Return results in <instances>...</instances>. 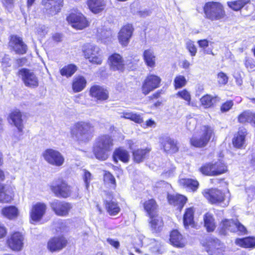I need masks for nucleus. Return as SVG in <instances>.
Masks as SVG:
<instances>
[{
  "mask_svg": "<svg viewBox=\"0 0 255 255\" xmlns=\"http://www.w3.org/2000/svg\"><path fill=\"white\" fill-rule=\"evenodd\" d=\"M113 146L114 140L111 136L108 134L99 136L96 139L94 144V154L98 160H106L110 156Z\"/></svg>",
  "mask_w": 255,
  "mask_h": 255,
  "instance_id": "obj_1",
  "label": "nucleus"
},
{
  "mask_svg": "<svg viewBox=\"0 0 255 255\" xmlns=\"http://www.w3.org/2000/svg\"><path fill=\"white\" fill-rule=\"evenodd\" d=\"M94 132V126L87 122H77L71 128L72 137L79 142L89 141L93 137Z\"/></svg>",
  "mask_w": 255,
  "mask_h": 255,
  "instance_id": "obj_2",
  "label": "nucleus"
},
{
  "mask_svg": "<svg viewBox=\"0 0 255 255\" xmlns=\"http://www.w3.org/2000/svg\"><path fill=\"white\" fill-rule=\"evenodd\" d=\"M205 17L212 21L221 20L226 16L223 5L219 2H208L203 7Z\"/></svg>",
  "mask_w": 255,
  "mask_h": 255,
  "instance_id": "obj_3",
  "label": "nucleus"
},
{
  "mask_svg": "<svg viewBox=\"0 0 255 255\" xmlns=\"http://www.w3.org/2000/svg\"><path fill=\"white\" fill-rule=\"evenodd\" d=\"M214 136L213 128L210 126H203L201 127L197 134L193 135L190 139V142L195 147H202L206 146Z\"/></svg>",
  "mask_w": 255,
  "mask_h": 255,
  "instance_id": "obj_4",
  "label": "nucleus"
},
{
  "mask_svg": "<svg viewBox=\"0 0 255 255\" xmlns=\"http://www.w3.org/2000/svg\"><path fill=\"white\" fill-rule=\"evenodd\" d=\"M200 172L206 175L217 176L227 171V166L221 160L203 165L200 168Z\"/></svg>",
  "mask_w": 255,
  "mask_h": 255,
  "instance_id": "obj_5",
  "label": "nucleus"
},
{
  "mask_svg": "<svg viewBox=\"0 0 255 255\" xmlns=\"http://www.w3.org/2000/svg\"><path fill=\"white\" fill-rule=\"evenodd\" d=\"M83 52L86 58L94 64H101L103 58L100 48L95 45L87 43L83 47Z\"/></svg>",
  "mask_w": 255,
  "mask_h": 255,
  "instance_id": "obj_6",
  "label": "nucleus"
},
{
  "mask_svg": "<svg viewBox=\"0 0 255 255\" xmlns=\"http://www.w3.org/2000/svg\"><path fill=\"white\" fill-rule=\"evenodd\" d=\"M206 252L210 255H222L224 246L216 238L208 237L202 243Z\"/></svg>",
  "mask_w": 255,
  "mask_h": 255,
  "instance_id": "obj_7",
  "label": "nucleus"
},
{
  "mask_svg": "<svg viewBox=\"0 0 255 255\" xmlns=\"http://www.w3.org/2000/svg\"><path fill=\"white\" fill-rule=\"evenodd\" d=\"M67 21L77 29H83L89 26V22L84 15L77 9L73 10L67 17Z\"/></svg>",
  "mask_w": 255,
  "mask_h": 255,
  "instance_id": "obj_8",
  "label": "nucleus"
},
{
  "mask_svg": "<svg viewBox=\"0 0 255 255\" xmlns=\"http://www.w3.org/2000/svg\"><path fill=\"white\" fill-rule=\"evenodd\" d=\"M42 155L46 162L55 166H62L65 161L63 155L58 150L53 149H47L43 152Z\"/></svg>",
  "mask_w": 255,
  "mask_h": 255,
  "instance_id": "obj_9",
  "label": "nucleus"
},
{
  "mask_svg": "<svg viewBox=\"0 0 255 255\" xmlns=\"http://www.w3.org/2000/svg\"><path fill=\"white\" fill-rule=\"evenodd\" d=\"M161 78L154 74H148L143 82L141 89L142 93L147 95L160 86Z\"/></svg>",
  "mask_w": 255,
  "mask_h": 255,
  "instance_id": "obj_10",
  "label": "nucleus"
},
{
  "mask_svg": "<svg viewBox=\"0 0 255 255\" xmlns=\"http://www.w3.org/2000/svg\"><path fill=\"white\" fill-rule=\"evenodd\" d=\"M18 75L26 86L35 88L38 86V78L32 70L22 68L18 71Z\"/></svg>",
  "mask_w": 255,
  "mask_h": 255,
  "instance_id": "obj_11",
  "label": "nucleus"
},
{
  "mask_svg": "<svg viewBox=\"0 0 255 255\" xmlns=\"http://www.w3.org/2000/svg\"><path fill=\"white\" fill-rule=\"evenodd\" d=\"M24 235L21 232H15L8 237L7 244L8 247L14 251H21L24 246Z\"/></svg>",
  "mask_w": 255,
  "mask_h": 255,
  "instance_id": "obj_12",
  "label": "nucleus"
},
{
  "mask_svg": "<svg viewBox=\"0 0 255 255\" xmlns=\"http://www.w3.org/2000/svg\"><path fill=\"white\" fill-rule=\"evenodd\" d=\"M202 194L212 204H221L226 200L224 193L216 188L205 189Z\"/></svg>",
  "mask_w": 255,
  "mask_h": 255,
  "instance_id": "obj_13",
  "label": "nucleus"
},
{
  "mask_svg": "<svg viewBox=\"0 0 255 255\" xmlns=\"http://www.w3.org/2000/svg\"><path fill=\"white\" fill-rule=\"evenodd\" d=\"M46 209V205L44 203L37 202L33 204L29 211L31 221L36 223L39 222L45 215Z\"/></svg>",
  "mask_w": 255,
  "mask_h": 255,
  "instance_id": "obj_14",
  "label": "nucleus"
},
{
  "mask_svg": "<svg viewBox=\"0 0 255 255\" xmlns=\"http://www.w3.org/2000/svg\"><path fill=\"white\" fill-rule=\"evenodd\" d=\"M52 210L59 216H66L68 215L70 210L72 208L70 203L58 200H54L50 204Z\"/></svg>",
  "mask_w": 255,
  "mask_h": 255,
  "instance_id": "obj_15",
  "label": "nucleus"
},
{
  "mask_svg": "<svg viewBox=\"0 0 255 255\" xmlns=\"http://www.w3.org/2000/svg\"><path fill=\"white\" fill-rule=\"evenodd\" d=\"M45 12L50 15L58 13L63 6V0H42Z\"/></svg>",
  "mask_w": 255,
  "mask_h": 255,
  "instance_id": "obj_16",
  "label": "nucleus"
},
{
  "mask_svg": "<svg viewBox=\"0 0 255 255\" xmlns=\"http://www.w3.org/2000/svg\"><path fill=\"white\" fill-rule=\"evenodd\" d=\"M9 122L17 128L18 132L17 139H19L23 134L24 127L21 113L18 111H14L11 112L9 116Z\"/></svg>",
  "mask_w": 255,
  "mask_h": 255,
  "instance_id": "obj_17",
  "label": "nucleus"
},
{
  "mask_svg": "<svg viewBox=\"0 0 255 255\" xmlns=\"http://www.w3.org/2000/svg\"><path fill=\"white\" fill-rule=\"evenodd\" d=\"M133 28L131 24L124 26L118 34V39L120 43L123 46H127L132 36Z\"/></svg>",
  "mask_w": 255,
  "mask_h": 255,
  "instance_id": "obj_18",
  "label": "nucleus"
},
{
  "mask_svg": "<svg viewBox=\"0 0 255 255\" xmlns=\"http://www.w3.org/2000/svg\"><path fill=\"white\" fill-rule=\"evenodd\" d=\"M52 190L57 197L63 198L69 196L71 193V187L63 181H61L56 185L52 186Z\"/></svg>",
  "mask_w": 255,
  "mask_h": 255,
  "instance_id": "obj_19",
  "label": "nucleus"
},
{
  "mask_svg": "<svg viewBox=\"0 0 255 255\" xmlns=\"http://www.w3.org/2000/svg\"><path fill=\"white\" fill-rule=\"evenodd\" d=\"M66 244L67 241L63 237H56L49 240L47 247L51 252H56L62 250Z\"/></svg>",
  "mask_w": 255,
  "mask_h": 255,
  "instance_id": "obj_20",
  "label": "nucleus"
},
{
  "mask_svg": "<svg viewBox=\"0 0 255 255\" xmlns=\"http://www.w3.org/2000/svg\"><path fill=\"white\" fill-rule=\"evenodd\" d=\"M90 95L92 97L99 101L106 100L109 97V93L107 89L97 85L91 87Z\"/></svg>",
  "mask_w": 255,
  "mask_h": 255,
  "instance_id": "obj_21",
  "label": "nucleus"
},
{
  "mask_svg": "<svg viewBox=\"0 0 255 255\" xmlns=\"http://www.w3.org/2000/svg\"><path fill=\"white\" fill-rule=\"evenodd\" d=\"M9 46L18 54H24L27 50L26 45L23 42L22 39L16 35L11 36Z\"/></svg>",
  "mask_w": 255,
  "mask_h": 255,
  "instance_id": "obj_22",
  "label": "nucleus"
},
{
  "mask_svg": "<svg viewBox=\"0 0 255 255\" xmlns=\"http://www.w3.org/2000/svg\"><path fill=\"white\" fill-rule=\"evenodd\" d=\"M110 68L112 70L123 71L124 69V60L122 56L117 53L112 54L109 58Z\"/></svg>",
  "mask_w": 255,
  "mask_h": 255,
  "instance_id": "obj_23",
  "label": "nucleus"
},
{
  "mask_svg": "<svg viewBox=\"0 0 255 255\" xmlns=\"http://www.w3.org/2000/svg\"><path fill=\"white\" fill-rule=\"evenodd\" d=\"M236 221L233 219L223 220L220 225V233L221 235L226 236L228 234L229 232H236V228H237Z\"/></svg>",
  "mask_w": 255,
  "mask_h": 255,
  "instance_id": "obj_24",
  "label": "nucleus"
},
{
  "mask_svg": "<svg viewBox=\"0 0 255 255\" xmlns=\"http://www.w3.org/2000/svg\"><path fill=\"white\" fill-rule=\"evenodd\" d=\"M170 242L173 246L177 248H183L186 244L185 239L177 230H173L171 232Z\"/></svg>",
  "mask_w": 255,
  "mask_h": 255,
  "instance_id": "obj_25",
  "label": "nucleus"
},
{
  "mask_svg": "<svg viewBox=\"0 0 255 255\" xmlns=\"http://www.w3.org/2000/svg\"><path fill=\"white\" fill-rule=\"evenodd\" d=\"M87 4L90 10L94 13L103 11L106 5L104 0H88Z\"/></svg>",
  "mask_w": 255,
  "mask_h": 255,
  "instance_id": "obj_26",
  "label": "nucleus"
},
{
  "mask_svg": "<svg viewBox=\"0 0 255 255\" xmlns=\"http://www.w3.org/2000/svg\"><path fill=\"white\" fill-rule=\"evenodd\" d=\"M161 145L162 147L166 152L173 153L178 150L176 142L169 137L162 138Z\"/></svg>",
  "mask_w": 255,
  "mask_h": 255,
  "instance_id": "obj_27",
  "label": "nucleus"
},
{
  "mask_svg": "<svg viewBox=\"0 0 255 255\" xmlns=\"http://www.w3.org/2000/svg\"><path fill=\"white\" fill-rule=\"evenodd\" d=\"M169 203L181 210L187 201V198L181 195H168L167 196Z\"/></svg>",
  "mask_w": 255,
  "mask_h": 255,
  "instance_id": "obj_28",
  "label": "nucleus"
},
{
  "mask_svg": "<svg viewBox=\"0 0 255 255\" xmlns=\"http://www.w3.org/2000/svg\"><path fill=\"white\" fill-rule=\"evenodd\" d=\"M13 188L9 185H0V202H8L11 199Z\"/></svg>",
  "mask_w": 255,
  "mask_h": 255,
  "instance_id": "obj_29",
  "label": "nucleus"
},
{
  "mask_svg": "<svg viewBox=\"0 0 255 255\" xmlns=\"http://www.w3.org/2000/svg\"><path fill=\"white\" fill-rule=\"evenodd\" d=\"M143 58L148 67L153 68L155 66L156 57L153 50L151 49L145 50L143 53Z\"/></svg>",
  "mask_w": 255,
  "mask_h": 255,
  "instance_id": "obj_30",
  "label": "nucleus"
},
{
  "mask_svg": "<svg viewBox=\"0 0 255 255\" xmlns=\"http://www.w3.org/2000/svg\"><path fill=\"white\" fill-rule=\"evenodd\" d=\"M151 150L149 147H146L144 149H137L132 152L133 160L137 163L142 162L147 156Z\"/></svg>",
  "mask_w": 255,
  "mask_h": 255,
  "instance_id": "obj_31",
  "label": "nucleus"
},
{
  "mask_svg": "<svg viewBox=\"0 0 255 255\" xmlns=\"http://www.w3.org/2000/svg\"><path fill=\"white\" fill-rule=\"evenodd\" d=\"M246 134L247 130L246 129H240L238 133L233 139V143L234 146L237 148L243 147L245 143V137Z\"/></svg>",
  "mask_w": 255,
  "mask_h": 255,
  "instance_id": "obj_32",
  "label": "nucleus"
},
{
  "mask_svg": "<svg viewBox=\"0 0 255 255\" xmlns=\"http://www.w3.org/2000/svg\"><path fill=\"white\" fill-rule=\"evenodd\" d=\"M113 156L115 163H117L119 160L124 162H127L129 157L128 152L122 148L116 149L114 152Z\"/></svg>",
  "mask_w": 255,
  "mask_h": 255,
  "instance_id": "obj_33",
  "label": "nucleus"
},
{
  "mask_svg": "<svg viewBox=\"0 0 255 255\" xmlns=\"http://www.w3.org/2000/svg\"><path fill=\"white\" fill-rule=\"evenodd\" d=\"M86 83L87 81L84 77L76 76L73 80L72 89L74 92H81L85 88Z\"/></svg>",
  "mask_w": 255,
  "mask_h": 255,
  "instance_id": "obj_34",
  "label": "nucleus"
},
{
  "mask_svg": "<svg viewBox=\"0 0 255 255\" xmlns=\"http://www.w3.org/2000/svg\"><path fill=\"white\" fill-rule=\"evenodd\" d=\"M143 207L149 217H152L156 214L157 205L154 199H151L146 201L143 204Z\"/></svg>",
  "mask_w": 255,
  "mask_h": 255,
  "instance_id": "obj_35",
  "label": "nucleus"
},
{
  "mask_svg": "<svg viewBox=\"0 0 255 255\" xmlns=\"http://www.w3.org/2000/svg\"><path fill=\"white\" fill-rule=\"evenodd\" d=\"M180 185L188 190L195 191L198 187L199 183L197 181L191 179H181L179 180Z\"/></svg>",
  "mask_w": 255,
  "mask_h": 255,
  "instance_id": "obj_36",
  "label": "nucleus"
},
{
  "mask_svg": "<svg viewBox=\"0 0 255 255\" xmlns=\"http://www.w3.org/2000/svg\"><path fill=\"white\" fill-rule=\"evenodd\" d=\"M18 213V209L13 206L6 207L1 210V214L3 216L9 219L17 218Z\"/></svg>",
  "mask_w": 255,
  "mask_h": 255,
  "instance_id": "obj_37",
  "label": "nucleus"
},
{
  "mask_svg": "<svg viewBox=\"0 0 255 255\" xmlns=\"http://www.w3.org/2000/svg\"><path fill=\"white\" fill-rule=\"evenodd\" d=\"M204 226L208 232H213L216 228L215 219L212 214L206 213L204 216Z\"/></svg>",
  "mask_w": 255,
  "mask_h": 255,
  "instance_id": "obj_38",
  "label": "nucleus"
},
{
  "mask_svg": "<svg viewBox=\"0 0 255 255\" xmlns=\"http://www.w3.org/2000/svg\"><path fill=\"white\" fill-rule=\"evenodd\" d=\"M238 121L241 123L247 122L255 125V113L249 111H245L239 116Z\"/></svg>",
  "mask_w": 255,
  "mask_h": 255,
  "instance_id": "obj_39",
  "label": "nucleus"
},
{
  "mask_svg": "<svg viewBox=\"0 0 255 255\" xmlns=\"http://www.w3.org/2000/svg\"><path fill=\"white\" fill-rule=\"evenodd\" d=\"M105 207L107 212L111 216L117 215L121 211V208L118 203L114 201H106Z\"/></svg>",
  "mask_w": 255,
  "mask_h": 255,
  "instance_id": "obj_40",
  "label": "nucleus"
},
{
  "mask_svg": "<svg viewBox=\"0 0 255 255\" xmlns=\"http://www.w3.org/2000/svg\"><path fill=\"white\" fill-rule=\"evenodd\" d=\"M121 118L129 119L136 123L140 124L143 120L141 115L132 112H124L120 113Z\"/></svg>",
  "mask_w": 255,
  "mask_h": 255,
  "instance_id": "obj_41",
  "label": "nucleus"
},
{
  "mask_svg": "<svg viewBox=\"0 0 255 255\" xmlns=\"http://www.w3.org/2000/svg\"><path fill=\"white\" fill-rule=\"evenodd\" d=\"M235 243L237 245L243 248H254L255 247V238L237 239Z\"/></svg>",
  "mask_w": 255,
  "mask_h": 255,
  "instance_id": "obj_42",
  "label": "nucleus"
},
{
  "mask_svg": "<svg viewBox=\"0 0 255 255\" xmlns=\"http://www.w3.org/2000/svg\"><path fill=\"white\" fill-rule=\"evenodd\" d=\"M194 210L192 208L187 209L183 217V223L185 228L193 224Z\"/></svg>",
  "mask_w": 255,
  "mask_h": 255,
  "instance_id": "obj_43",
  "label": "nucleus"
},
{
  "mask_svg": "<svg viewBox=\"0 0 255 255\" xmlns=\"http://www.w3.org/2000/svg\"><path fill=\"white\" fill-rule=\"evenodd\" d=\"M150 219V225L152 230L155 231L160 230L163 226V221L161 217L158 215H154L152 217H149Z\"/></svg>",
  "mask_w": 255,
  "mask_h": 255,
  "instance_id": "obj_44",
  "label": "nucleus"
},
{
  "mask_svg": "<svg viewBox=\"0 0 255 255\" xmlns=\"http://www.w3.org/2000/svg\"><path fill=\"white\" fill-rule=\"evenodd\" d=\"M97 36L103 42L107 43L111 40L112 32L110 30L99 29Z\"/></svg>",
  "mask_w": 255,
  "mask_h": 255,
  "instance_id": "obj_45",
  "label": "nucleus"
},
{
  "mask_svg": "<svg viewBox=\"0 0 255 255\" xmlns=\"http://www.w3.org/2000/svg\"><path fill=\"white\" fill-rule=\"evenodd\" d=\"M77 70V67L73 64H69L64 66L60 70V74L63 76L70 77L73 75Z\"/></svg>",
  "mask_w": 255,
  "mask_h": 255,
  "instance_id": "obj_46",
  "label": "nucleus"
},
{
  "mask_svg": "<svg viewBox=\"0 0 255 255\" xmlns=\"http://www.w3.org/2000/svg\"><path fill=\"white\" fill-rule=\"evenodd\" d=\"M202 105L205 108H208L212 107L217 101V97H213L210 95H207L203 96L201 99Z\"/></svg>",
  "mask_w": 255,
  "mask_h": 255,
  "instance_id": "obj_47",
  "label": "nucleus"
},
{
  "mask_svg": "<svg viewBox=\"0 0 255 255\" xmlns=\"http://www.w3.org/2000/svg\"><path fill=\"white\" fill-rule=\"evenodd\" d=\"M246 2L245 0H238L233 1H228V5L229 7L235 11L240 10L246 4Z\"/></svg>",
  "mask_w": 255,
  "mask_h": 255,
  "instance_id": "obj_48",
  "label": "nucleus"
},
{
  "mask_svg": "<svg viewBox=\"0 0 255 255\" xmlns=\"http://www.w3.org/2000/svg\"><path fill=\"white\" fill-rule=\"evenodd\" d=\"M187 83L185 77L183 75L176 76L174 80V87L175 89L181 88L184 87Z\"/></svg>",
  "mask_w": 255,
  "mask_h": 255,
  "instance_id": "obj_49",
  "label": "nucleus"
},
{
  "mask_svg": "<svg viewBox=\"0 0 255 255\" xmlns=\"http://www.w3.org/2000/svg\"><path fill=\"white\" fill-rule=\"evenodd\" d=\"M176 95L177 97L180 98L186 101L187 104L188 105H190V102H191V95H190V93L186 89H184L183 90L179 91L176 94Z\"/></svg>",
  "mask_w": 255,
  "mask_h": 255,
  "instance_id": "obj_50",
  "label": "nucleus"
},
{
  "mask_svg": "<svg viewBox=\"0 0 255 255\" xmlns=\"http://www.w3.org/2000/svg\"><path fill=\"white\" fill-rule=\"evenodd\" d=\"M104 181L106 184H111L112 188H115V178L109 172L106 171L105 172L104 175Z\"/></svg>",
  "mask_w": 255,
  "mask_h": 255,
  "instance_id": "obj_51",
  "label": "nucleus"
},
{
  "mask_svg": "<svg viewBox=\"0 0 255 255\" xmlns=\"http://www.w3.org/2000/svg\"><path fill=\"white\" fill-rule=\"evenodd\" d=\"M83 179L85 183L86 188L87 190H88L90 183L92 179V176L91 173L86 169H83Z\"/></svg>",
  "mask_w": 255,
  "mask_h": 255,
  "instance_id": "obj_52",
  "label": "nucleus"
},
{
  "mask_svg": "<svg viewBox=\"0 0 255 255\" xmlns=\"http://www.w3.org/2000/svg\"><path fill=\"white\" fill-rule=\"evenodd\" d=\"M187 49L192 56H194L197 52V49L194 44V42L191 40H187L186 43Z\"/></svg>",
  "mask_w": 255,
  "mask_h": 255,
  "instance_id": "obj_53",
  "label": "nucleus"
},
{
  "mask_svg": "<svg viewBox=\"0 0 255 255\" xmlns=\"http://www.w3.org/2000/svg\"><path fill=\"white\" fill-rule=\"evenodd\" d=\"M218 82L220 85H225L228 81V77L224 72H221L217 75Z\"/></svg>",
  "mask_w": 255,
  "mask_h": 255,
  "instance_id": "obj_54",
  "label": "nucleus"
},
{
  "mask_svg": "<svg viewBox=\"0 0 255 255\" xmlns=\"http://www.w3.org/2000/svg\"><path fill=\"white\" fill-rule=\"evenodd\" d=\"M14 2V0H1L3 6L8 11L12 9Z\"/></svg>",
  "mask_w": 255,
  "mask_h": 255,
  "instance_id": "obj_55",
  "label": "nucleus"
},
{
  "mask_svg": "<svg viewBox=\"0 0 255 255\" xmlns=\"http://www.w3.org/2000/svg\"><path fill=\"white\" fill-rule=\"evenodd\" d=\"M233 106V103L232 101H228L224 103L221 107V111L222 112H226L229 111Z\"/></svg>",
  "mask_w": 255,
  "mask_h": 255,
  "instance_id": "obj_56",
  "label": "nucleus"
},
{
  "mask_svg": "<svg viewBox=\"0 0 255 255\" xmlns=\"http://www.w3.org/2000/svg\"><path fill=\"white\" fill-rule=\"evenodd\" d=\"M237 228H236V232H239L242 234H245L247 232V229L245 227L241 224L238 221L236 220Z\"/></svg>",
  "mask_w": 255,
  "mask_h": 255,
  "instance_id": "obj_57",
  "label": "nucleus"
},
{
  "mask_svg": "<svg viewBox=\"0 0 255 255\" xmlns=\"http://www.w3.org/2000/svg\"><path fill=\"white\" fill-rule=\"evenodd\" d=\"M174 170L175 168L172 166L170 167L168 170H165L164 172L162 174V175L165 178L169 177L173 175Z\"/></svg>",
  "mask_w": 255,
  "mask_h": 255,
  "instance_id": "obj_58",
  "label": "nucleus"
},
{
  "mask_svg": "<svg viewBox=\"0 0 255 255\" xmlns=\"http://www.w3.org/2000/svg\"><path fill=\"white\" fill-rule=\"evenodd\" d=\"M245 66L249 71H253L255 69V65L251 59H246L245 63Z\"/></svg>",
  "mask_w": 255,
  "mask_h": 255,
  "instance_id": "obj_59",
  "label": "nucleus"
},
{
  "mask_svg": "<svg viewBox=\"0 0 255 255\" xmlns=\"http://www.w3.org/2000/svg\"><path fill=\"white\" fill-rule=\"evenodd\" d=\"M2 65L3 67H10L11 63L10 62V58L8 55H5L1 60Z\"/></svg>",
  "mask_w": 255,
  "mask_h": 255,
  "instance_id": "obj_60",
  "label": "nucleus"
},
{
  "mask_svg": "<svg viewBox=\"0 0 255 255\" xmlns=\"http://www.w3.org/2000/svg\"><path fill=\"white\" fill-rule=\"evenodd\" d=\"M107 242L116 249H118L120 247V243L116 240L108 238L107 240Z\"/></svg>",
  "mask_w": 255,
  "mask_h": 255,
  "instance_id": "obj_61",
  "label": "nucleus"
},
{
  "mask_svg": "<svg viewBox=\"0 0 255 255\" xmlns=\"http://www.w3.org/2000/svg\"><path fill=\"white\" fill-rule=\"evenodd\" d=\"M200 47L205 49L209 45V41L206 39L200 40L198 42Z\"/></svg>",
  "mask_w": 255,
  "mask_h": 255,
  "instance_id": "obj_62",
  "label": "nucleus"
},
{
  "mask_svg": "<svg viewBox=\"0 0 255 255\" xmlns=\"http://www.w3.org/2000/svg\"><path fill=\"white\" fill-rule=\"evenodd\" d=\"M36 32L38 34L42 35L46 32V27L44 25H40L37 28Z\"/></svg>",
  "mask_w": 255,
  "mask_h": 255,
  "instance_id": "obj_63",
  "label": "nucleus"
},
{
  "mask_svg": "<svg viewBox=\"0 0 255 255\" xmlns=\"http://www.w3.org/2000/svg\"><path fill=\"white\" fill-rule=\"evenodd\" d=\"M7 233L6 229L4 226L0 224V239L5 237Z\"/></svg>",
  "mask_w": 255,
  "mask_h": 255,
  "instance_id": "obj_64",
  "label": "nucleus"
}]
</instances>
